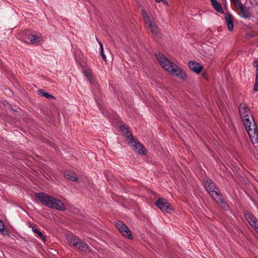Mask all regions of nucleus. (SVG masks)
<instances>
[{"mask_svg": "<svg viewBox=\"0 0 258 258\" xmlns=\"http://www.w3.org/2000/svg\"><path fill=\"white\" fill-rule=\"evenodd\" d=\"M213 8L217 12L223 14L224 13L222 5L217 0H210Z\"/></svg>", "mask_w": 258, "mask_h": 258, "instance_id": "2eb2a0df", "label": "nucleus"}, {"mask_svg": "<svg viewBox=\"0 0 258 258\" xmlns=\"http://www.w3.org/2000/svg\"><path fill=\"white\" fill-rule=\"evenodd\" d=\"M233 3L238 10H240V9L244 7V6L242 4L240 0H236L234 2H233Z\"/></svg>", "mask_w": 258, "mask_h": 258, "instance_id": "b1692460", "label": "nucleus"}, {"mask_svg": "<svg viewBox=\"0 0 258 258\" xmlns=\"http://www.w3.org/2000/svg\"><path fill=\"white\" fill-rule=\"evenodd\" d=\"M216 202L218 203V204L220 205L222 209L225 210H227L228 209V205L225 202V200L221 194H220L215 199Z\"/></svg>", "mask_w": 258, "mask_h": 258, "instance_id": "4468645a", "label": "nucleus"}, {"mask_svg": "<svg viewBox=\"0 0 258 258\" xmlns=\"http://www.w3.org/2000/svg\"><path fill=\"white\" fill-rule=\"evenodd\" d=\"M256 74H258V64H256Z\"/></svg>", "mask_w": 258, "mask_h": 258, "instance_id": "c85d7f7f", "label": "nucleus"}, {"mask_svg": "<svg viewBox=\"0 0 258 258\" xmlns=\"http://www.w3.org/2000/svg\"><path fill=\"white\" fill-rule=\"evenodd\" d=\"M156 3H160L162 2L164 4L166 5H168V3L167 0H155Z\"/></svg>", "mask_w": 258, "mask_h": 258, "instance_id": "bb28decb", "label": "nucleus"}, {"mask_svg": "<svg viewBox=\"0 0 258 258\" xmlns=\"http://www.w3.org/2000/svg\"><path fill=\"white\" fill-rule=\"evenodd\" d=\"M68 240L70 245L76 247L83 252L90 251L88 245L81 239L74 236L68 237Z\"/></svg>", "mask_w": 258, "mask_h": 258, "instance_id": "39448f33", "label": "nucleus"}, {"mask_svg": "<svg viewBox=\"0 0 258 258\" xmlns=\"http://www.w3.org/2000/svg\"><path fill=\"white\" fill-rule=\"evenodd\" d=\"M34 195L44 206L48 208L59 211L66 210L64 204L60 201L50 197L44 192H36Z\"/></svg>", "mask_w": 258, "mask_h": 258, "instance_id": "7ed1b4c3", "label": "nucleus"}, {"mask_svg": "<svg viewBox=\"0 0 258 258\" xmlns=\"http://www.w3.org/2000/svg\"><path fill=\"white\" fill-rule=\"evenodd\" d=\"M225 19L228 30L230 31H231L233 30L234 27L233 17L230 14L227 13L225 15Z\"/></svg>", "mask_w": 258, "mask_h": 258, "instance_id": "ddd939ff", "label": "nucleus"}, {"mask_svg": "<svg viewBox=\"0 0 258 258\" xmlns=\"http://www.w3.org/2000/svg\"><path fill=\"white\" fill-rule=\"evenodd\" d=\"M64 175L65 177L70 180L76 181L78 180L76 174L73 171H68L64 173Z\"/></svg>", "mask_w": 258, "mask_h": 258, "instance_id": "dca6fc26", "label": "nucleus"}, {"mask_svg": "<svg viewBox=\"0 0 258 258\" xmlns=\"http://www.w3.org/2000/svg\"><path fill=\"white\" fill-rule=\"evenodd\" d=\"M239 10L238 15L242 19H249L252 17L253 13L249 7L244 6Z\"/></svg>", "mask_w": 258, "mask_h": 258, "instance_id": "9d476101", "label": "nucleus"}, {"mask_svg": "<svg viewBox=\"0 0 258 258\" xmlns=\"http://www.w3.org/2000/svg\"><path fill=\"white\" fill-rule=\"evenodd\" d=\"M120 130L124 134L127 138L128 145H130L134 150L139 154L142 155H145L146 154V150L144 147L138 141L134 140V137L125 126L121 125L120 126Z\"/></svg>", "mask_w": 258, "mask_h": 258, "instance_id": "20e7f679", "label": "nucleus"}, {"mask_svg": "<svg viewBox=\"0 0 258 258\" xmlns=\"http://www.w3.org/2000/svg\"><path fill=\"white\" fill-rule=\"evenodd\" d=\"M30 40L32 44H36L40 42L42 40V38L39 36L34 35L31 36Z\"/></svg>", "mask_w": 258, "mask_h": 258, "instance_id": "6ab92c4d", "label": "nucleus"}, {"mask_svg": "<svg viewBox=\"0 0 258 258\" xmlns=\"http://www.w3.org/2000/svg\"><path fill=\"white\" fill-rule=\"evenodd\" d=\"M233 3L238 10H240V9L244 7V6L242 4L240 0H236L234 2H233Z\"/></svg>", "mask_w": 258, "mask_h": 258, "instance_id": "4be33fe9", "label": "nucleus"}, {"mask_svg": "<svg viewBox=\"0 0 258 258\" xmlns=\"http://www.w3.org/2000/svg\"><path fill=\"white\" fill-rule=\"evenodd\" d=\"M254 90L255 91H258V74H256L255 83L254 85Z\"/></svg>", "mask_w": 258, "mask_h": 258, "instance_id": "a878e982", "label": "nucleus"}, {"mask_svg": "<svg viewBox=\"0 0 258 258\" xmlns=\"http://www.w3.org/2000/svg\"><path fill=\"white\" fill-rule=\"evenodd\" d=\"M189 68L194 72L199 74L203 69V66L195 61H189L188 63Z\"/></svg>", "mask_w": 258, "mask_h": 258, "instance_id": "f8f14e48", "label": "nucleus"}, {"mask_svg": "<svg viewBox=\"0 0 258 258\" xmlns=\"http://www.w3.org/2000/svg\"><path fill=\"white\" fill-rule=\"evenodd\" d=\"M156 56L159 63L165 71L181 79H186L187 76L181 69L166 57L163 54L158 53L156 54Z\"/></svg>", "mask_w": 258, "mask_h": 258, "instance_id": "f03ea898", "label": "nucleus"}, {"mask_svg": "<svg viewBox=\"0 0 258 258\" xmlns=\"http://www.w3.org/2000/svg\"><path fill=\"white\" fill-rule=\"evenodd\" d=\"M155 204L163 212L171 213L173 211V209L171 204L164 199H159Z\"/></svg>", "mask_w": 258, "mask_h": 258, "instance_id": "0eeeda50", "label": "nucleus"}, {"mask_svg": "<svg viewBox=\"0 0 258 258\" xmlns=\"http://www.w3.org/2000/svg\"><path fill=\"white\" fill-rule=\"evenodd\" d=\"M83 73L86 78L88 79V80L89 81V83L91 84H93V80L92 75V71L89 69H84L83 70Z\"/></svg>", "mask_w": 258, "mask_h": 258, "instance_id": "f3484780", "label": "nucleus"}, {"mask_svg": "<svg viewBox=\"0 0 258 258\" xmlns=\"http://www.w3.org/2000/svg\"><path fill=\"white\" fill-rule=\"evenodd\" d=\"M239 113L245 129L253 144L258 143V132L250 112L245 104L239 105Z\"/></svg>", "mask_w": 258, "mask_h": 258, "instance_id": "f257e3e1", "label": "nucleus"}, {"mask_svg": "<svg viewBox=\"0 0 258 258\" xmlns=\"http://www.w3.org/2000/svg\"><path fill=\"white\" fill-rule=\"evenodd\" d=\"M39 95H41L47 99H53L54 97L51 94H48L47 92H44L43 90H39L38 91Z\"/></svg>", "mask_w": 258, "mask_h": 258, "instance_id": "a211bd4d", "label": "nucleus"}, {"mask_svg": "<svg viewBox=\"0 0 258 258\" xmlns=\"http://www.w3.org/2000/svg\"><path fill=\"white\" fill-rule=\"evenodd\" d=\"M233 3L238 10H240V9L244 7V6L242 4L240 0H236L234 2H233Z\"/></svg>", "mask_w": 258, "mask_h": 258, "instance_id": "5701e85b", "label": "nucleus"}, {"mask_svg": "<svg viewBox=\"0 0 258 258\" xmlns=\"http://www.w3.org/2000/svg\"><path fill=\"white\" fill-rule=\"evenodd\" d=\"M205 186L207 191L214 199L221 194L219 189L216 187L215 184L213 183L211 180L207 179L205 181Z\"/></svg>", "mask_w": 258, "mask_h": 258, "instance_id": "6e6552de", "label": "nucleus"}, {"mask_svg": "<svg viewBox=\"0 0 258 258\" xmlns=\"http://www.w3.org/2000/svg\"><path fill=\"white\" fill-rule=\"evenodd\" d=\"M32 230L34 233L37 234L43 241H45V237L43 235L42 233L38 230L35 226L32 227Z\"/></svg>", "mask_w": 258, "mask_h": 258, "instance_id": "aec40b11", "label": "nucleus"}, {"mask_svg": "<svg viewBox=\"0 0 258 258\" xmlns=\"http://www.w3.org/2000/svg\"><path fill=\"white\" fill-rule=\"evenodd\" d=\"M244 216L247 222L258 233V220L252 214L248 213H245Z\"/></svg>", "mask_w": 258, "mask_h": 258, "instance_id": "9b49d317", "label": "nucleus"}, {"mask_svg": "<svg viewBox=\"0 0 258 258\" xmlns=\"http://www.w3.org/2000/svg\"><path fill=\"white\" fill-rule=\"evenodd\" d=\"M4 230V225L3 222L0 220V231H2Z\"/></svg>", "mask_w": 258, "mask_h": 258, "instance_id": "cd10ccee", "label": "nucleus"}, {"mask_svg": "<svg viewBox=\"0 0 258 258\" xmlns=\"http://www.w3.org/2000/svg\"><path fill=\"white\" fill-rule=\"evenodd\" d=\"M98 43H99V44L100 45V54H101V56L102 57L103 60L104 61H106V55H105L104 53V49H103V45L101 43V42L99 41L98 40H97Z\"/></svg>", "mask_w": 258, "mask_h": 258, "instance_id": "412c9836", "label": "nucleus"}, {"mask_svg": "<svg viewBox=\"0 0 258 258\" xmlns=\"http://www.w3.org/2000/svg\"><path fill=\"white\" fill-rule=\"evenodd\" d=\"M142 15L146 26L150 28L151 31L153 35L158 36L159 33L158 26L155 23L151 21L147 13L144 10H142Z\"/></svg>", "mask_w": 258, "mask_h": 258, "instance_id": "423d86ee", "label": "nucleus"}, {"mask_svg": "<svg viewBox=\"0 0 258 258\" xmlns=\"http://www.w3.org/2000/svg\"><path fill=\"white\" fill-rule=\"evenodd\" d=\"M209 49H208V54L210 55L213 56L215 54V49L213 47H209Z\"/></svg>", "mask_w": 258, "mask_h": 258, "instance_id": "393cba45", "label": "nucleus"}, {"mask_svg": "<svg viewBox=\"0 0 258 258\" xmlns=\"http://www.w3.org/2000/svg\"><path fill=\"white\" fill-rule=\"evenodd\" d=\"M116 226L120 232L123 236L127 237L128 239H132L133 236L128 228L121 221H117Z\"/></svg>", "mask_w": 258, "mask_h": 258, "instance_id": "1a4fd4ad", "label": "nucleus"}]
</instances>
